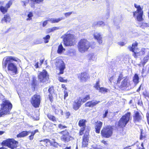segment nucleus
Segmentation results:
<instances>
[{"instance_id":"nucleus-1","label":"nucleus","mask_w":149,"mask_h":149,"mask_svg":"<svg viewBox=\"0 0 149 149\" xmlns=\"http://www.w3.org/2000/svg\"><path fill=\"white\" fill-rule=\"evenodd\" d=\"M13 61L19 62L21 61L16 57L12 56H7L6 60L3 63V67L5 68L7 65L8 71H11L13 73L16 74L17 73V66L14 63H11Z\"/></svg>"},{"instance_id":"nucleus-2","label":"nucleus","mask_w":149,"mask_h":149,"mask_svg":"<svg viewBox=\"0 0 149 149\" xmlns=\"http://www.w3.org/2000/svg\"><path fill=\"white\" fill-rule=\"evenodd\" d=\"M73 32L72 30H70L63 36V41L65 46H74L77 42V37L72 33Z\"/></svg>"},{"instance_id":"nucleus-3","label":"nucleus","mask_w":149,"mask_h":149,"mask_svg":"<svg viewBox=\"0 0 149 149\" xmlns=\"http://www.w3.org/2000/svg\"><path fill=\"white\" fill-rule=\"evenodd\" d=\"M138 45V43L136 42L133 43L132 46H130L128 47L129 50L133 52L132 55L135 58L139 56L144 55L147 52V49L143 48L140 51H138V49L136 48Z\"/></svg>"},{"instance_id":"nucleus-4","label":"nucleus","mask_w":149,"mask_h":149,"mask_svg":"<svg viewBox=\"0 0 149 149\" xmlns=\"http://www.w3.org/2000/svg\"><path fill=\"white\" fill-rule=\"evenodd\" d=\"M0 117L3 115L9 114L12 108V105L9 101L5 100L1 104Z\"/></svg>"},{"instance_id":"nucleus-5","label":"nucleus","mask_w":149,"mask_h":149,"mask_svg":"<svg viewBox=\"0 0 149 149\" xmlns=\"http://www.w3.org/2000/svg\"><path fill=\"white\" fill-rule=\"evenodd\" d=\"M77 47L79 52L84 53L88 50L91 47V45L87 39L82 38L78 42Z\"/></svg>"},{"instance_id":"nucleus-6","label":"nucleus","mask_w":149,"mask_h":149,"mask_svg":"<svg viewBox=\"0 0 149 149\" xmlns=\"http://www.w3.org/2000/svg\"><path fill=\"white\" fill-rule=\"evenodd\" d=\"M18 141L13 139H8L3 141L1 143L3 146L0 147V149H5L3 146H7L11 149H14L17 146Z\"/></svg>"},{"instance_id":"nucleus-7","label":"nucleus","mask_w":149,"mask_h":149,"mask_svg":"<svg viewBox=\"0 0 149 149\" xmlns=\"http://www.w3.org/2000/svg\"><path fill=\"white\" fill-rule=\"evenodd\" d=\"M113 126L108 125L104 127L100 132V134L102 138H108L113 135Z\"/></svg>"},{"instance_id":"nucleus-8","label":"nucleus","mask_w":149,"mask_h":149,"mask_svg":"<svg viewBox=\"0 0 149 149\" xmlns=\"http://www.w3.org/2000/svg\"><path fill=\"white\" fill-rule=\"evenodd\" d=\"M59 133L61 135L60 137L61 140L64 143H67L74 139V138L71 136L67 130H62Z\"/></svg>"},{"instance_id":"nucleus-9","label":"nucleus","mask_w":149,"mask_h":149,"mask_svg":"<svg viewBox=\"0 0 149 149\" xmlns=\"http://www.w3.org/2000/svg\"><path fill=\"white\" fill-rule=\"evenodd\" d=\"M134 6L136 9V11L133 12L134 17H136L137 20L138 21H143V8H141L140 5H137L136 3L134 4Z\"/></svg>"},{"instance_id":"nucleus-10","label":"nucleus","mask_w":149,"mask_h":149,"mask_svg":"<svg viewBox=\"0 0 149 149\" xmlns=\"http://www.w3.org/2000/svg\"><path fill=\"white\" fill-rule=\"evenodd\" d=\"M131 113L128 112L122 116L118 122V126L120 128H124L129 121Z\"/></svg>"},{"instance_id":"nucleus-11","label":"nucleus","mask_w":149,"mask_h":149,"mask_svg":"<svg viewBox=\"0 0 149 149\" xmlns=\"http://www.w3.org/2000/svg\"><path fill=\"white\" fill-rule=\"evenodd\" d=\"M41 100V96L37 93L36 94L31 97L30 102L33 107L37 108L39 107Z\"/></svg>"},{"instance_id":"nucleus-12","label":"nucleus","mask_w":149,"mask_h":149,"mask_svg":"<svg viewBox=\"0 0 149 149\" xmlns=\"http://www.w3.org/2000/svg\"><path fill=\"white\" fill-rule=\"evenodd\" d=\"M38 77L39 81L43 83H45L48 81L49 78V75L46 70L44 69L42 72H40L38 75Z\"/></svg>"},{"instance_id":"nucleus-13","label":"nucleus","mask_w":149,"mask_h":149,"mask_svg":"<svg viewBox=\"0 0 149 149\" xmlns=\"http://www.w3.org/2000/svg\"><path fill=\"white\" fill-rule=\"evenodd\" d=\"M77 78L81 82H86L90 78V76L88 72L84 71L77 75Z\"/></svg>"},{"instance_id":"nucleus-14","label":"nucleus","mask_w":149,"mask_h":149,"mask_svg":"<svg viewBox=\"0 0 149 149\" xmlns=\"http://www.w3.org/2000/svg\"><path fill=\"white\" fill-rule=\"evenodd\" d=\"M90 137L89 131H86L82 137L81 147L85 148L87 147Z\"/></svg>"},{"instance_id":"nucleus-15","label":"nucleus","mask_w":149,"mask_h":149,"mask_svg":"<svg viewBox=\"0 0 149 149\" xmlns=\"http://www.w3.org/2000/svg\"><path fill=\"white\" fill-rule=\"evenodd\" d=\"M87 121L86 119H81L79 120L78 125L80 127H82L79 131V136H82L84 133V132L86 129V123Z\"/></svg>"},{"instance_id":"nucleus-16","label":"nucleus","mask_w":149,"mask_h":149,"mask_svg":"<svg viewBox=\"0 0 149 149\" xmlns=\"http://www.w3.org/2000/svg\"><path fill=\"white\" fill-rule=\"evenodd\" d=\"M54 141H52L49 139H44L40 140V142H43V144L47 147L49 146H53L55 148H57L58 146V143L55 141V140L54 139Z\"/></svg>"},{"instance_id":"nucleus-17","label":"nucleus","mask_w":149,"mask_h":149,"mask_svg":"<svg viewBox=\"0 0 149 149\" xmlns=\"http://www.w3.org/2000/svg\"><path fill=\"white\" fill-rule=\"evenodd\" d=\"M56 69L58 70L60 72L58 73V75L63 74L64 72V70L65 69V66L64 63L62 61L60 62L59 61L56 62Z\"/></svg>"},{"instance_id":"nucleus-18","label":"nucleus","mask_w":149,"mask_h":149,"mask_svg":"<svg viewBox=\"0 0 149 149\" xmlns=\"http://www.w3.org/2000/svg\"><path fill=\"white\" fill-rule=\"evenodd\" d=\"M100 101L96 100H90L86 102L84 104V106L86 107L92 108L96 106L97 104L100 102Z\"/></svg>"},{"instance_id":"nucleus-19","label":"nucleus","mask_w":149,"mask_h":149,"mask_svg":"<svg viewBox=\"0 0 149 149\" xmlns=\"http://www.w3.org/2000/svg\"><path fill=\"white\" fill-rule=\"evenodd\" d=\"M44 0H30L31 2V6L32 8H34L35 5L36 4H39L43 3ZM29 0H26L22 1L23 3L25 5L29 2Z\"/></svg>"},{"instance_id":"nucleus-20","label":"nucleus","mask_w":149,"mask_h":149,"mask_svg":"<svg viewBox=\"0 0 149 149\" xmlns=\"http://www.w3.org/2000/svg\"><path fill=\"white\" fill-rule=\"evenodd\" d=\"M94 125L95 132L97 134H100L103 125V123L100 120H97L95 123Z\"/></svg>"},{"instance_id":"nucleus-21","label":"nucleus","mask_w":149,"mask_h":149,"mask_svg":"<svg viewBox=\"0 0 149 149\" xmlns=\"http://www.w3.org/2000/svg\"><path fill=\"white\" fill-rule=\"evenodd\" d=\"M83 104L79 98L74 100L72 105L73 109L75 111L78 110L81 107Z\"/></svg>"},{"instance_id":"nucleus-22","label":"nucleus","mask_w":149,"mask_h":149,"mask_svg":"<svg viewBox=\"0 0 149 149\" xmlns=\"http://www.w3.org/2000/svg\"><path fill=\"white\" fill-rule=\"evenodd\" d=\"M128 79L127 78H124L121 82L119 88L122 90L126 88L129 86L130 83L128 82Z\"/></svg>"},{"instance_id":"nucleus-23","label":"nucleus","mask_w":149,"mask_h":149,"mask_svg":"<svg viewBox=\"0 0 149 149\" xmlns=\"http://www.w3.org/2000/svg\"><path fill=\"white\" fill-rule=\"evenodd\" d=\"M49 93L48 95V98L51 102H52L54 101L53 94H54V90L53 86L49 87L48 90Z\"/></svg>"},{"instance_id":"nucleus-24","label":"nucleus","mask_w":149,"mask_h":149,"mask_svg":"<svg viewBox=\"0 0 149 149\" xmlns=\"http://www.w3.org/2000/svg\"><path fill=\"white\" fill-rule=\"evenodd\" d=\"M133 121L134 123L139 122L142 119L141 116L138 111H135L133 116Z\"/></svg>"},{"instance_id":"nucleus-25","label":"nucleus","mask_w":149,"mask_h":149,"mask_svg":"<svg viewBox=\"0 0 149 149\" xmlns=\"http://www.w3.org/2000/svg\"><path fill=\"white\" fill-rule=\"evenodd\" d=\"M94 38L97 40V42L99 44L102 43L103 40L101 35L99 33H96L93 34Z\"/></svg>"},{"instance_id":"nucleus-26","label":"nucleus","mask_w":149,"mask_h":149,"mask_svg":"<svg viewBox=\"0 0 149 149\" xmlns=\"http://www.w3.org/2000/svg\"><path fill=\"white\" fill-rule=\"evenodd\" d=\"M31 86L32 87L34 90L36 89L38 86V81L36 77L33 76L32 77V82L31 83Z\"/></svg>"},{"instance_id":"nucleus-27","label":"nucleus","mask_w":149,"mask_h":149,"mask_svg":"<svg viewBox=\"0 0 149 149\" xmlns=\"http://www.w3.org/2000/svg\"><path fill=\"white\" fill-rule=\"evenodd\" d=\"M30 132L29 131H22L17 134V138H22L24 137L27 136Z\"/></svg>"},{"instance_id":"nucleus-28","label":"nucleus","mask_w":149,"mask_h":149,"mask_svg":"<svg viewBox=\"0 0 149 149\" xmlns=\"http://www.w3.org/2000/svg\"><path fill=\"white\" fill-rule=\"evenodd\" d=\"M147 52V55L143 58V61L141 62V63L143 66H144L149 60V51Z\"/></svg>"},{"instance_id":"nucleus-29","label":"nucleus","mask_w":149,"mask_h":149,"mask_svg":"<svg viewBox=\"0 0 149 149\" xmlns=\"http://www.w3.org/2000/svg\"><path fill=\"white\" fill-rule=\"evenodd\" d=\"M79 98L83 104L84 103L86 102L87 100L91 99L90 95V94H88L86 95L82 98L79 97Z\"/></svg>"},{"instance_id":"nucleus-30","label":"nucleus","mask_w":149,"mask_h":149,"mask_svg":"<svg viewBox=\"0 0 149 149\" xmlns=\"http://www.w3.org/2000/svg\"><path fill=\"white\" fill-rule=\"evenodd\" d=\"M47 116L49 119L54 123H56L57 121V118L54 116L50 113H48Z\"/></svg>"},{"instance_id":"nucleus-31","label":"nucleus","mask_w":149,"mask_h":149,"mask_svg":"<svg viewBox=\"0 0 149 149\" xmlns=\"http://www.w3.org/2000/svg\"><path fill=\"white\" fill-rule=\"evenodd\" d=\"M64 18L63 17H61L58 18H52L50 19L49 21L52 23H55L58 22L61 20L63 19Z\"/></svg>"},{"instance_id":"nucleus-32","label":"nucleus","mask_w":149,"mask_h":149,"mask_svg":"<svg viewBox=\"0 0 149 149\" xmlns=\"http://www.w3.org/2000/svg\"><path fill=\"white\" fill-rule=\"evenodd\" d=\"M65 50V49L63 48L62 43H61L58 47L57 53L59 54H61Z\"/></svg>"},{"instance_id":"nucleus-33","label":"nucleus","mask_w":149,"mask_h":149,"mask_svg":"<svg viewBox=\"0 0 149 149\" xmlns=\"http://www.w3.org/2000/svg\"><path fill=\"white\" fill-rule=\"evenodd\" d=\"M132 80L134 84L136 85L139 82V77L138 74H135L133 77Z\"/></svg>"},{"instance_id":"nucleus-34","label":"nucleus","mask_w":149,"mask_h":149,"mask_svg":"<svg viewBox=\"0 0 149 149\" xmlns=\"http://www.w3.org/2000/svg\"><path fill=\"white\" fill-rule=\"evenodd\" d=\"M146 137V136L144 132L143 129H140V133L139 136V139L140 140L145 139Z\"/></svg>"},{"instance_id":"nucleus-35","label":"nucleus","mask_w":149,"mask_h":149,"mask_svg":"<svg viewBox=\"0 0 149 149\" xmlns=\"http://www.w3.org/2000/svg\"><path fill=\"white\" fill-rule=\"evenodd\" d=\"M11 19L9 14H7L4 16L3 17L1 20L2 21H4L5 22H9L10 20Z\"/></svg>"},{"instance_id":"nucleus-36","label":"nucleus","mask_w":149,"mask_h":149,"mask_svg":"<svg viewBox=\"0 0 149 149\" xmlns=\"http://www.w3.org/2000/svg\"><path fill=\"white\" fill-rule=\"evenodd\" d=\"M123 78V74L122 72L120 73L118 76V78L117 80L116 83L114 84L116 86L117 84H119L121 80Z\"/></svg>"},{"instance_id":"nucleus-37","label":"nucleus","mask_w":149,"mask_h":149,"mask_svg":"<svg viewBox=\"0 0 149 149\" xmlns=\"http://www.w3.org/2000/svg\"><path fill=\"white\" fill-rule=\"evenodd\" d=\"M50 38V36L49 35H47L43 38L44 42L45 43H47L49 42Z\"/></svg>"},{"instance_id":"nucleus-38","label":"nucleus","mask_w":149,"mask_h":149,"mask_svg":"<svg viewBox=\"0 0 149 149\" xmlns=\"http://www.w3.org/2000/svg\"><path fill=\"white\" fill-rule=\"evenodd\" d=\"M8 9L6 7H4L2 6L0 7V10L2 13L3 14H5L7 12Z\"/></svg>"},{"instance_id":"nucleus-39","label":"nucleus","mask_w":149,"mask_h":149,"mask_svg":"<svg viewBox=\"0 0 149 149\" xmlns=\"http://www.w3.org/2000/svg\"><path fill=\"white\" fill-rule=\"evenodd\" d=\"M99 92L101 93H105L108 92V89L103 87H101L99 89Z\"/></svg>"},{"instance_id":"nucleus-40","label":"nucleus","mask_w":149,"mask_h":149,"mask_svg":"<svg viewBox=\"0 0 149 149\" xmlns=\"http://www.w3.org/2000/svg\"><path fill=\"white\" fill-rule=\"evenodd\" d=\"M61 77H59L58 78V80L60 82L63 83H67L68 81L67 79H64Z\"/></svg>"},{"instance_id":"nucleus-41","label":"nucleus","mask_w":149,"mask_h":149,"mask_svg":"<svg viewBox=\"0 0 149 149\" xmlns=\"http://www.w3.org/2000/svg\"><path fill=\"white\" fill-rule=\"evenodd\" d=\"M60 112H61V115L63 114V111L62 110L59 109H55L54 110V113L56 115L59 114Z\"/></svg>"},{"instance_id":"nucleus-42","label":"nucleus","mask_w":149,"mask_h":149,"mask_svg":"<svg viewBox=\"0 0 149 149\" xmlns=\"http://www.w3.org/2000/svg\"><path fill=\"white\" fill-rule=\"evenodd\" d=\"M33 16V13L32 12H29L28 14L27 15L28 18H27V20H29L32 19V17Z\"/></svg>"},{"instance_id":"nucleus-43","label":"nucleus","mask_w":149,"mask_h":149,"mask_svg":"<svg viewBox=\"0 0 149 149\" xmlns=\"http://www.w3.org/2000/svg\"><path fill=\"white\" fill-rule=\"evenodd\" d=\"M94 87L96 90H99L100 88L99 81H97L96 82L95 85L94 86Z\"/></svg>"},{"instance_id":"nucleus-44","label":"nucleus","mask_w":149,"mask_h":149,"mask_svg":"<svg viewBox=\"0 0 149 149\" xmlns=\"http://www.w3.org/2000/svg\"><path fill=\"white\" fill-rule=\"evenodd\" d=\"M12 1L11 0H10L8 1L6 5V7L8 9L12 5Z\"/></svg>"},{"instance_id":"nucleus-45","label":"nucleus","mask_w":149,"mask_h":149,"mask_svg":"<svg viewBox=\"0 0 149 149\" xmlns=\"http://www.w3.org/2000/svg\"><path fill=\"white\" fill-rule=\"evenodd\" d=\"M141 26L142 27V28L149 27V24L148 23L143 22L142 23Z\"/></svg>"},{"instance_id":"nucleus-46","label":"nucleus","mask_w":149,"mask_h":149,"mask_svg":"<svg viewBox=\"0 0 149 149\" xmlns=\"http://www.w3.org/2000/svg\"><path fill=\"white\" fill-rule=\"evenodd\" d=\"M58 127L61 130L67 128L65 125H63L61 124H59L58 125Z\"/></svg>"},{"instance_id":"nucleus-47","label":"nucleus","mask_w":149,"mask_h":149,"mask_svg":"<svg viewBox=\"0 0 149 149\" xmlns=\"http://www.w3.org/2000/svg\"><path fill=\"white\" fill-rule=\"evenodd\" d=\"M96 24L99 26H101L102 25H105L104 22L102 21L97 22Z\"/></svg>"},{"instance_id":"nucleus-48","label":"nucleus","mask_w":149,"mask_h":149,"mask_svg":"<svg viewBox=\"0 0 149 149\" xmlns=\"http://www.w3.org/2000/svg\"><path fill=\"white\" fill-rule=\"evenodd\" d=\"M30 133H31V134L29 136V138L30 140H31L33 139V137L34 134H33V133L31 132H30Z\"/></svg>"},{"instance_id":"nucleus-49","label":"nucleus","mask_w":149,"mask_h":149,"mask_svg":"<svg viewBox=\"0 0 149 149\" xmlns=\"http://www.w3.org/2000/svg\"><path fill=\"white\" fill-rule=\"evenodd\" d=\"M146 117L147 123L149 125V112H147L146 114Z\"/></svg>"},{"instance_id":"nucleus-50","label":"nucleus","mask_w":149,"mask_h":149,"mask_svg":"<svg viewBox=\"0 0 149 149\" xmlns=\"http://www.w3.org/2000/svg\"><path fill=\"white\" fill-rule=\"evenodd\" d=\"M72 13V12H69L65 13L64 14L66 17H67L70 15Z\"/></svg>"},{"instance_id":"nucleus-51","label":"nucleus","mask_w":149,"mask_h":149,"mask_svg":"<svg viewBox=\"0 0 149 149\" xmlns=\"http://www.w3.org/2000/svg\"><path fill=\"white\" fill-rule=\"evenodd\" d=\"M64 100H65L66 97L68 96V93L65 91H64Z\"/></svg>"},{"instance_id":"nucleus-52","label":"nucleus","mask_w":149,"mask_h":149,"mask_svg":"<svg viewBox=\"0 0 149 149\" xmlns=\"http://www.w3.org/2000/svg\"><path fill=\"white\" fill-rule=\"evenodd\" d=\"M108 113V110H107L105 111V113L103 114V118H105L106 117Z\"/></svg>"},{"instance_id":"nucleus-53","label":"nucleus","mask_w":149,"mask_h":149,"mask_svg":"<svg viewBox=\"0 0 149 149\" xmlns=\"http://www.w3.org/2000/svg\"><path fill=\"white\" fill-rule=\"evenodd\" d=\"M94 149H103L102 146L99 145L98 146H97L94 148Z\"/></svg>"},{"instance_id":"nucleus-54","label":"nucleus","mask_w":149,"mask_h":149,"mask_svg":"<svg viewBox=\"0 0 149 149\" xmlns=\"http://www.w3.org/2000/svg\"><path fill=\"white\" fill-rule=\"evenodd\" d=\"M101 143H103L104 145H107L108 144L107 143V141H106L104 140H102L101 141Z\"/></svg>"},{"instance_id":"nucleus-55","label":"nucleus","mask_w":149,"mask_h":149,"mask_svg":"<svg viewBox=\"0 0 149 149\" xmlns=\"http://www.w3.org/2000/svg\"><path fill=\"white\" fill-rule=\"evenodd\" d=\"M47 23V20H45L43 22L42 24V26L44 27L45 26Z\"/></svg>"},{"instance_id":"nucleus-56","label":"nucleus","mask_w":149,"mask_h":149,"mask_svg":"<svg viewBox=\"0 0 149 149\" xmlns=\"http://www.w3.org/2000/svg\"><path fill=\"white\" fill-rule=\"evenodd\" d=\"M47 33H49L51 32H53L52 29L51 28H49L47 29Z\"/></svg>"},{"instance_id":"nucleus-57","label":"nucleus","mask_w":149,"mask_h":149,"mask_svg":"<svg viewBox=\"0 0 149 149\" xmlns=\"http://www.w3.org/2000/svg\"><path fill=\"white\" fill-rule=\"evenodd\" d=\"M49 123L50 124V125L48 127H49L51 129V128H50V127H52L53 125H56L55 124H54L52 123L51 122H49Z\"/></svg>"},{"instance_id":"nucleus-58","label":"nucleus","mask_w":149,"mask_h":149,"mask_svg":"<svg viewBox=\"0 0 149 149\" xmlns=\"http://www.w3.org/2000/svg\"><path fill=\"white\" fill-rule=\"evenodd\" d=\"M143 95H144V96L145 97H149V94L147 93H143Z\"/></svg>"},{"instance_id":"nucleus-59","label":"nucleus","mask_w":149,"mask_h":149,"mask_svg":"<svg viewBox=\"0 0 149 149\" xmlns=\"http://www.w3.org/2000/svg\"><path fill=\"white\" fill-rule=\"evenodd\" d=\"M119 45L121 46H123L125 45V43L124 42H120L118 43Z\"/></svg>"},{"instance_id":"nucleus-60","label":"nucleus","mask_w":149,"mask_h":149,"mask_svg":"<svg viewBox=\"0 0 149 149\" xmlns=\"http://www.w3.org/2000/svg\"><path fill=\"white\" fill-rule=\"evenodd\" d=\"M61 87L62 88L64 89L65 90H66L67 89V88L65 86V85L64 84H61Z\"/></svg>"},{"instance_id":"nucleus-61","label":"nucleus","mask_w":149,"mask_h":149,"mask_svg":"<svg viewBox=\"0 0 149 149\" xmlns=\"http://www.w3.org/2000/svg\"><path fill=\"white\" fill-rule=\"evenodd\" d=\"M53 31L55 30L58 29V28L57 27H54L52 28Z\"/></svg>"},{"instance_id":"nucleus-62","label":"nucleus","mask_w":149,"mask_h":149,"mask_svg":"<svg viewBox=\"0 0 149 149\" xmlns=\"http://www.w3.org/2000/svg\"><path fill=\"white\" fill-rule=\"evenodd\" d=\"M70 115V113L69 112H68L66 113V115L67 118H68Z\"/></svg>"},{"instance_id":"nucleus-63","label":"nucleus","mask_w":149,"mask_h":149,"mask_svg":"<svg viewBox=\"0 0 149 149\" xmlns=\"http://www.w3.org/2000/svg\"><path fill=\"white\" fill-rule=\"evenodd\" d=\"M38 132V129H36L35 130H34L33 131V132H31L33 133V134H34V135L36 133V132Z\"/></svg>"},{"instance_id":"nucleus-64","label":"nucleus","mask_w":149,"mask_h":149,"mask_svg":"<svg viewBox=\"0 0 149 149\" xmlns=\"http://www.w3.org/2000/svg\"><path fill=\"white\" fill-rule=\"evenodd\" d=\"M34 66L36 68H38V62H37L36 63H35Z\"/></svg>"}]
</instances>
